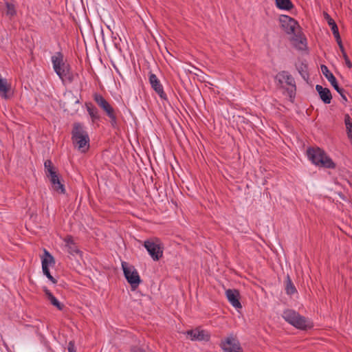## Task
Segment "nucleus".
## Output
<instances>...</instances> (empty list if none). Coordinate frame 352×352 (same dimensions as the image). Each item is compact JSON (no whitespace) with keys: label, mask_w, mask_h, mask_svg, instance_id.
Returning <instances> with one entry per match:
<instances>
[{"label":"nucleus","mask_w":352,"mask_h":352,"mask_svg":"<svg viewBox=\"0 0 352 352\" xmlns=\"http://www.w3.org/2000/svg\"><path fill=\"white\" fill-rule=\"evenodd\" d=\"M283 30L290 35L292 45L299 51L307 50V38L304 36L299 23H282Z\"/></svg>","instance_id":"f257e3e1"},{"label":"nucleus","mask_w":352,"mask_h":352,"mask_svg":"<svg viewBox=\"0 0 352 352\" xmlns=\"http://www.w3.org/2000/svg\"><path fill=\"white\" fill-rule=\"evenodd\" d=\"M72 139L75 148L82 153H85L89 148V137L84 126L79 122L74 124Z\"/></svg>","instance_id":"f03ea898"},{"label":"nucleus","mask_w":352,"mask_h":352,"mask_svg":"<svg viewBox=\"0 0 352 352\" xmlns=\"http://www.w3.org/2000/svg\"><path fill=\"white\" fill-rule=\"evenodd\" d=\"M53 69L59 77L64 82L73 80V76L70 71L69 65L65 60L64 56L60 52H56L51 58Z\"/></svg>","instance_id":"7ed1b4c3"},{"label":"nucleus","mask_w":352,"mask_h":352,"mask_svg":"<svg viewBox=\"0 0 352 352\" xmlns=\"http://www.w3.org/2000/svg\"><path fill=\"white\" fill-rule=\"evenodd\" d=\"M307 155L311 162L316 166L327 168H336V164L333 162L331 158L319 148H309L307 150Z\"/></svg>","instance_id":"20e7f679"},{"label":"nucleus","mask_w":352,"mask_h":352,"mask_svg":"<svg viewBox=\"0 0 352 352\" xmlns=\"http://www.w3.org/2000/svg\"><path fill=\"white\" fill-rule=\"evenodd\" d=\"M283 318L297 329H306L311 327L310 322L294 310L287 309L284 311Z\"/></svg>","instance_id":"39448f33"},{"label":"nucleus","mask_w":352,"mask_h":352,"mask_svg":"<svg viewBox=\"0 0 352 352\" xmlns=\"http://www.w3.org/2000/svg\"><path fill=\"white\" fill-rule=\"evenodd\" d=\"M44 167L47 176L50 178L53 189L58 193L65 194V186L60 182L59 177L50 160L44 162Z\"/></svg>","instance_id":"423d86ee"},{"label":"nucleus","mask_w":352,"mask_h":352,"mask_svg":"<svg viewBox=\"0 0 352 352\" xmlns=\"http://www.w3.org/2000/svg\"><path fill=\"white\" fill-rule=\"evenodd\" d=\"M144 247L153 261H158L162 257L164 247L159 239L146 240L144 243Z\"/></svg>","instance_id":"0eeeda50"},{"label":"nucleus","mask_w":352,"mask_h":352,"mask_svg":"<svg viewBox=\"0 0 352 352\" xmlns=\"http://www.w3.org/2000/svg\"><path fill=\"white\" fill-rule=\"evenodd\" d=\"M122 267L124 276L129 283H130L133 287H138L140 283V278L137 270L134 267L129 265L126 262L122 263Z\"/></svg>","instance_id":"6e6552de"},{"label":"nucleus","mask_w":352,"mask_h":352,"mask_svg":"<svg viewBox=\"0 0 352 352\" xmlns=\"http://www.w3.org/2000/svg\"><path fill=\"white\" fill-rule=\"evenodd\" d=\"M94 99L98 105L103 109L110 118L112 124L116 123V116L114 113L113 108L106 100V99L99 94H94Z\"/></svg>","instance_id":"1a4fd4ad"},{"label":"nucleus","mask_w":352,"mask_h":352,"mask_svg":"<svg viewBox=\"0 0 352 352\" xmlns=\"http://www.w3.org/2000/svg\"><path fill=\"white\" fill-rule=\"evenodd\" d=\"M220 346L224 352H243L239 340L232 334L222 340Z\"/></svg>","instance_id":"9d476101"},{"label":"nucleus","mask_w":352,"mask_h":352,"mask_svg":"<svg viewBox=\"0 0 352 352\" xmlns=\"http://www.w3.org/2000/svg\"><path fill=\"white\" fill-rule=\"evenodd\" d=\"M321 71L323 74V75L325 76V78L329 80V82L331 83V85L333 86V87L335 89V90L340 95L342 98L346 101L347 98L345 95V91L344 89L340 88L338 86L337 80L336 77L333 76V74L329 71L328 67L324 65H321Z\"/></svg>","instance_id":"9b49d317"},{"label":"nucleus","mask_w":352,"mask_h":352,"mask_svg":"<svg viewBox=\"0 0 352 352\" xmlns=\"http://www.w3.org/2000/svg\"><path fill=\"white\" fill-rule=\"evenodd\" d=\"M148 81L152 89L158 94L162 100H167V96L164 91L163 85L157 76L153 73L148 75Z\"/></svg>","instance_id":"f8f14e48"},{"label":"nucleus","mask_w":352,"mask_h":352,"mask_svg":"<svg viewBox=\"0 0 352 352\" xmlns=\"http://www.w3.org/2000/svg\"><path fill=\"white\" fill-rule=\"evenodd\" d=\"M12 95L11 84L0 74V97L7 100Z\"/></svg>","instance_id":"ddd939ff"},{"label":"nucleus","mask_w":352,"mask_h":352,"mask_svg":"<svg viewBox=\"0 0 352 352\" xmlns=\"http://www.w3.org/2000/svg\"><path fill=\"white\" fill-rule=\"evenodd\" d=\"M65 250L72 256H75L77 255L81 256L82 252L78 249V247L74 242L71 236H67L64 239Z\"/></svg>","instance_id":"4468645a"},{"label":"nucleus","mask_w":352,"mask_h":352,"mask_svg":"<svg viewBox=\"0 0 352 352\" xmlns=\"http://www.w3.org/2000/svg\"><path fill=\"white\" fill-rule=\"evenodd\" d=\"M226 296L229 302L236 309H241L242 307L239 302V292L236 289H227L226 291Z\"/></svg>","instance_id":"2eb2a0df"},{"label":"nucleus","mask_w":352,"mask_h":352,"mask_svg":"<svg viewBox=\"0 0 352 352\" xmlns=\"http://www.w3.org/2000/svg\"><path fill=\"white\" fill-rule=\"evenodd\" d=\"M186 334L190 336L192 340H208L209 339V335L208 333L201 329H195L193 330L188 331Z\"/></svg>","instance_id":"dca6fc26"},{"label":"nucleus","mask_w":352,"mask_h":352,"mask_svg":"<svg viewBox=\"0 0 352 352\" xmlns=\"http://www.w3.org/2000/svg\"><path fill=\"white\" fill-rule=\"evenodd\" d=\"M277 79L280 82V83L283 84L285 83L286 85L295 88L296 87V82L295 80L293 78V76L289 74V72L283 71L281 72H279L276 76Z\"/></svg>","instance_id":"f3484780"},{"label":"nucleus","mask_w":352,"mask_h":352,"mask_svg":"<svg viewBox=\"0 0 352 352\" xmlns=\"http://www.w3.org/2000/svg\"><path fill=\"white\" fill-rule=\"evenodd\" d=\"M316 89L318 91L320 99L325 104L331 103L332 96L330 90L328 88H324L320 85L316 86Z\"/></svg>","instance_id":"a211bd4d"},{"label":"nucleus","mask_w":352,"mask_h":352,"mask_svg":"<svg viewBox=\"0 0 352 352\" xmlns=\"http://www.w3.org/2000/svg\"><path fill=\"white\" fill-rule=\"evenodd\" d=\"M46 297L50 303L56 307L58 310H63L64 306L62 303L59 302V300L50 292L47 289H45L44 290Z\"/></svg>","instance_id":"6ab92c4d"},{"label":"nucleus","mask_w":352,"mask_h":352,"mask_svg":"<svg viewBox=\"0 0 352 352\" xmlns=\"http://www.w3.org/2000/svg\"><path fill=\"white\" fill-rule=\"evenodd\" d=\"M42 267H47L54 264V257L46 250H44V256L42 258Z\"/></svg>","instance_id":"aec40b11"},{"label":"nucleus","mask_w":352,"mask_h":352,"mask_svg":"<svg viewBox=\"0 0 352 352\" xmlns=\"http://www.w3.org/2000/svg\"><path fill=\"white\" fill-rule=\"evenodd\" d=\"M86 107L87 111L91 118L92 122H94L100 118L98 109L96 107L87 104H86Z\"/></svg>","instance_id":"412c9836"},{"label":"nucleus","mask_w":352,"mask_h":352,"mask_svg":"<svg viewBox=\"0 0 352 352\" xmlns=\"http://www.w3.org/2000/svg\"><path fill=\"white\" fill-rule=\"evenodd\" d=\"M276 6L281 10H290L293 4L290 0H276Z\"/></svg>","instance_id":"4be33fe9"},{"label":"nucleus","mask_w":352,"mask_h":352,"mask_svg":"<svg viewBox=\"0 0 352 352\" xmlns=\"http://www.w3.org/2000/svg\"><path fill=\"white\" fill-rule=\"evenodd\" d=\"M344 123L346 125L347 136L351 141L352 144V121L349 115H346L344 118Z\"/></svg>","instance_id":"5701e85b"},{"label":"nucleus","mask_w":352,"mask_h":352,"mask_svg":"<svg viewBox=\"0 0 352 352\" xmlns=\"http://www.w3.org/2000/svg\"><path fill=\"white\" fill-rule=\"evenodd\" d=\"M106 28L111 33V36L116 38L117 36L120 37V32L117 28V23H105Z\"/></svg>","instance_id":"b1692460"},{"label":"nucleus","mask_w":352,"mask_h":352,"mask_svg":"<svg viewBox=\"0 0 352 352\" xmlns=\"http://www.w3.org/2000/svg\"><path fill=\"white\" fill-rule=\"evenodd\" d=\"M296 68H297L299 74L301 75V76L304 79H305L306 78H308L307 67L305 63L300 62V63L296 64Z\"/></svg>","instance_id":"393cba45"},{"label":"nucleus","mask_w":352,"mask_h":352,"mask_svg":"<svg viewBox=\"0 0 352 352\" xmlns=\"http://www.w3.org/2000/svg\"><path fill=\"white\" fill-rule=\"evenodd\" d=\"M331 25V31L336 40L341 39L337 23H329Z\"/></svg>","instance_id":"a878e982"},{"label":"nucleus","mask_w":352,"mask_h":352,"mask_svg":"<svg viewBox=\"0 0 352 352\" xmlns=\"http://www.w3.org/2000/svg\"><path fill=\"white\" fill-rule=\"evenodd\" d=\"M286 292L287 294L289 295L294 294L296 292V289L291 280H289L287 284Z\"/></svg>","instance_id":"bb28decb"},{"label":"nucleus","mask_w":352,"mask_h":352,"mask_svg":"<svg viewBox=\"0 0 352 352\" xmlns=\"http://www.w3.org/2000/svg\"><path fill=\"white\" fill-rule=\"evenodd\" d=\"M42 270H43V274L48 278V279H50L52 283H55L56 281V280L54 278V277L51 275L50 272V270H49V267H42Z\"/></svg>","instance_id":"cd10ccee"},{"label":"nucleus","mask_w":352,"mask_h":352,"mask_svg":"<svg viewBox=\"0 0 352 352\" xmlns=\"http://www.w3.org/2000/svg\"><path fill=\"white\" fill-rule=\"evenodd\" d=\"M7 13L10 15H13L15 12L14 6L11 3H7Z\"/></svg>","instance_id":"c85d7f7f"},{"label":"nucleus","mask_w":352,"mask_h":352,"mask_svg":"<svg viewBox=\"0 0 352 352\" xmlns=\"http://www.w3.org/2000/svg\"><path fill=\"white\" fill-rule=\"evenodd\" d=\"M280 22H289V23H291V22H297V21H295L294 19L288 16L283 15V18L280 19Z\"/></svg>","instance_id":"c756f323"},{"label":"nucleus","mask_w":352,"mask_h":352,"mask_svg":"<svg viewBox=\"0 0 352 352\" xmlns=\"http://www.w3.org/2000/svg\"><path fill=\"white\" fill-rule=\"evenodd\" d=\"M342 56H343V58L344 59L345 64L347 66V67L351 68L352 67V63L349 60L346 53H344V55H342Z\"/></svg>","instance_id":"7c9ffc66"},{"label":"nucleus","mask_w":352,"mask_h":352,"mask_svg":"<svg viewBox=\"0 0 352 352\" xmlns=\"http://www.w3.org/2000/svg\"><path fill=\"white\" fill-rule=\"evenodd\" d=\"M117 28L120 32V34L124 35V30H126V28L124 25V24L123 23H117Z\"/></svg>","instance_id":"2f4dec72"},{"label":"nucleus","mask_w":352,"mask_h":352,"mask_svg":"<svg viewBox=\"0 0 352 352\" xmlns=\"http://www.w3.org/2000/svg\"><path fill=\"white\" fill-rule=\"evenodd\" d=\"M336 42H337L338 45V46H339V48H340L342 55H344V53H346V52H345L344 46L342 45V40L341 39L336 40Z\"/></svg>","instance_id":"473e14b6"},{"label":"nucleus","mask_w":352,"mask_h":352,"mask_svg":"<svg viewBox=\"0 0 352 352\" xmlns=\"http://www.w3.org/2000/svg\"><path fill=\"white\" fill-rule=\"evenodd\" d=\"M68 351L76 352L75 346L73 342H69L68 344Z\"/></svg>","instance_id":"72a5a7b5"},{"label":"nucleus","mask_w":352,"mask_h":352,"mask_svg":"<svg viewBox=\"0 0 352 352\" xmlns=\"http://www.w3.org/2000/svg\"><path fill=\"white\" fill-rule=\"evenodd\" d=\"M324 17L327 20V22H334L327 13H324Z\"/></svg>","instance_id":"f704fd0d"},{"label":"nucleus","mask_w":352,"mask_h":352,"mask_svg":"<svg viewBox=\"0 0 352 352\" xmlns=\"http://www.w3.org/2000/svg\"><path fill=\"white\" fill-rule=\"evenodd\" d=\"M132 352H143V351L141 350V349H132Z\"/></svg>","instance_id":"c9c22d12"}]
</instances>
